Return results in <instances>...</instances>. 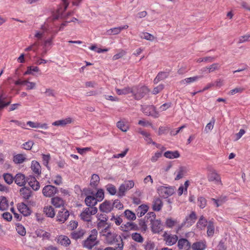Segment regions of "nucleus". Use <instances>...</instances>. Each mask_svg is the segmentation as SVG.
<instances>
[{"label":"nucleus","instance_id":"obj_54","mask_svg":"<svg viewBox=\"0 0 250 250\" xmlns=\"http://www.w3.org/2000/svg\"><path fill=\"white\" fill-rule=\"evenodd\" d=\"M155 245L154 242L151 241H147L144 245L145 250H154Z\"/></svg>","mask_w":250,"mask_h":250},{"label":"nucleus","instance_id":"obj_53","mask_svg":"<svg viewBox=\"0 0 250 250\" xmlns=\"http://www.w3.org/2000/svg\"><path fill=\"white\" fill-rule=\"evenodd\" d=\"M3 96L4 92L2 91L0 93V109L3 108V107L8 105L11 103L10 101L7 102L3 101V100L4 99L3 98Z\"/></svg>","mask_w":250,"mask_h":250},{"label":"nucleus","instance_id":"obj_9","mask_svg":"<svg viewBox=\"0 0 250 250\" xmlns=\"http://www.w3.org/2000/svg\"><path fill=\"white\" fill-rule=\"evenodd\" d=\"M143 112L146 115L152 116L154 118L159 117V113L154 105H147L142 107Z\"/></svg>","mask_w":250,"mask_h":250},{"label":"nucleus","instance_id":"obj_61","mask_svg":"<svg viewBox=\"0 0 250 250\" xmlns=\"http://www.w3.org/2000/svg\"><path fill=\"white\" fill-rule=\"evenodd\" d=\"M162 155V151H157L155 152L153 155L150 158V160L152 162H156Z\"/></svg>","mask_w":250,"mask_h":250},{"label":"nucleus","instance_id":"obj_34","mask_svg":"<svg viewBox=\"0 0 250 250\" xmlns=\"http://www.w3.org/2000/svg\"><path fill=\"white\" fill-rule=\"evenodd\" d=\"M139 91L137 93H136L135 91L133 93L137 99H140L143 97L149 91V89L146 86H142L139 88Z\"/></svg>","mask_w":250,"mask_h":250},{"label":"nucleus","instance_id":"obj_24","mask_svg":"<svg viewBox=\"0 0 250 250\" xmlns=\"http://www.w3.org/2000/svg\"><path fill=\"white\" fill-rule=\"evenodd\" d=\"M188 172V169L187 167L181 166L179 167L176 173L177 175L175 178V180H179L184 177Z\"/></svg>","mask_w":250,"mask_h":250},{"label":"nucleus","instance_id":"obj_18","mask_svg":"<svg viewBox=\"0 0 250 250\" xmlns=\"http://www.w3.org/2000/svg\"><path fill=\"white\" fill-rule=\"evenodd\" d=\"M19 211L24 216H27L31 214V209L25 204L21 203L18 206Z\"/></svg>","mask_w":250,"mask_h":250},{"label":"nucleus","instance_id":"obj_40","mask_svg":"<svg viewBox=\"0 0 250 250\" xmlns=\"http://www.w3.org/2000/svg\"><path fill=\"white\" fill-rule=\"evenodd\" d=\"M46 32V30L42 26L40 30L36 31L34 37L38 41L42 40L45 37Z\"/></svg>","mask_w":250,"mask_h":250},{"label":"nucleus","instance_id":"obj_13","mask_svg":"<svg viewBox=\"0 0 250 250\" xmlns=\"http://www.w3.org/2000/svg\"><path fill=\"white\" fill-rule=\"evenodd\" d=\"M99 209L101 211L109 213L113 209L112 202L110 201L105 200L99 207Z\"/></svg>","mask_w":250,"mask_h":250},{"label":"nucleus","instance_id":"obj_22","mask_svg":"<svg viewBox=\"0 0 250 250\" xmlns=\"http://www.w3.org/2000/svg\"><path fill=\"white\" fill-rule=\"evenodd\" d=\"M73 121V120L71 118L67 117L65 119L55 121L52 123V125L54 126H64L67 125L71 124Z\"/></svg>","mask_w":250,"mask_h":250},{"label":"nucleus","instance_id":"obj_15","mask_svg":"<svg viewBox=\"0 0 250 250\" xmlns=\"http://www.w3.org/2000/svg\"><path fill=\"white\" fill-rule=\"evenodd\" d=\"M27 182L34 190L36 191L39 189L40 188V183L34 176H29L27 178Z\"/></svg>","mask_w":250,"mask_h":250},{"label":"nucleus","instance_id":"obj_23","mask_svg":"<svg viewBox=\"0 0 250 250\" xmlns=\"http://www.w3.org/2000/svg\"><path fill=\"white\" fill-rule=\"evenodd\" d=\"M193 250H205L207 247V242L205 240L196 242L192 245Z\"/></svg>","mask_w":250,"mask_h":250},{"label":"nucleus","instance_id":"obj_6","mask_svg":"<svg viewBox=\"0 0 250 250\" xmlns=\"http://www.w3.org/2000/svg\"><path fill=\"white\" fill-rule=\"evenodd\" d=\"M58 191L57 188L55 186L47 185L43 188L42 194L46 197H51L56 194Z\"/></svg>","mask_w":250,"mask_h":250},{"label":"nucleus","instance_id":"obj_26","mask_svg":"<svg viewBox=\"0 0 250 250\" xmlns=\"http://www.w3.org/2000/svg\"><path fill=\"white\" fill-rule=\"evenodd\" d=\"M52 204L56 208L63 207L64 201L61 197L56 196L51 199Z\"/></svg>","mask_w":250,"mask_h":250},{"label":"nucleus","instance_id":"obj_2","mask_svg":"<svg viewBox=\"0 0 250 250\" xmlns=\"http://www.w3.org/2000/svg\"><path fill=\"white\" fill-rule=\"evenodd\" d=\"M98 231L96 229H92L87 238L83 242V246L87 249H92L97 245L99 241L97 240Z\"/></svg>","mask_w":250,"mask_h":250},{"label":"nucleus","instance_id":"obj_50","mask_svg":"<svg viewBox=\"0 0 250 250\" xmlns=\"http://www.w3.org/2000/svg\"><path fill=\"white\" fill-rule=\"evenodd\" d=\"M220 65L219 63H214L212 64L211 65H209V66L206 67L204 68V71H206V70H208V73H211L212 72L215 70H217L219 69Z\"/></svg>","mask_w":250,"mask_h":250},{"label":"nucleus","instance_id":"obj_21","mask_svg":"<svg viewBox=\"0 0 250 250\" xmlns=\"http://www.w3.org/2000/svg\"><path fill=\"white\" fill-rule=\"evenodd\" d=\"M128 28V25H124L122 26L117 27H114L110 28L106 31V33L107 35H118L121 33V32L123 30L126 29Z\"/></svg>","mask_w":250,"mask_h":250},{"label":"nucleus","instance_id":"obj_57","mask_svg":"<svg viewBox=\"0 0 250 250\" xmlns=\"http://www.w3.org/2000/svg\"><path fill=\"white\" fill-rule=\"evenodd\" d=\"M126 54V52L123 49H121L119 50V52L113 56L112 59L114 61L118 60L123 57H124Z\"/></svg>","mask_w":250,"mask_h":250},{"label":"nucleus","instance_id":"obj_58","mask_svg":"<svg viewBox=\"0 0 250 250\" xmlns=\"http://www.w3.org/2000/svg\"><path fill=\"white\" fill-rule=\"evenodd\" d=\"M3 178L6 183L8 184H11L14 180V178L11 174L9 173H6L3 175Z\"/></svg>","mask_w":250,"mask_h":250},{"label":"nucleus","instance_id":"obj_47","mask_svg":"<svg viewBox=\"0 0 250 250\" xmlns=\"http://www.w3.org/2000/svg\"><path fill=\"white\" fill-rule=\"evenodd\" d=\"M178 221L176 219H172V218H168L166 219L165 224L167 227L168 228H172L176 226Z\"/></svg>","mask_w":250,"mask_h":250},{"label":"nucleus","instance_id":"obj_43","mask_svg":"<svg viewBox=\"0 0 250 250\" xmlns=\"http://www.w3.org/2000/svg\"><path fill=\"white\" fill-rule=\"evenodd\" d=\"M44 212L46 215L51 218H53L55 216V211L54 208L51 206H47L44 208Z\"/></svg>","mask_w":250,"mask_h":250},{"label":"nucleus","instance_id":"obj_38","mask_svg":"<svg viewBox=\"0 0 250 250\" xmlns=\"http://www.w3.org/2000/svg\"><path fill=\"white\" fill-rule=\"evenodd\" d=\"M34 72H40V75L42 74L41 70L38 66H29L27 67V70L24 73V75H34Z\"/></svg>","mask_w":250,"mask_h":250},{"label":"nucleus","instance_id":"obj_20","mask_svg":"<svg viewBox=\"0 0 250 250\" xmlns=\"http://www.w3.org/2000/svg\"><path fill=\"white\" fill-rule=\"evenodd\" d=\"M14 180L15 183L20 187L24 186L27 182V179L24 174L18 173L16 175Z\"/></svg>","mask_w":250,"mask_h":250},{"label":"nucleus","instance_id":"obj_46","mask_svg":"<svg viewBox=\"0 0 250 250\" xmlns=\"http://www.w3.org/2000/svg\"><path fill=\"white\" fill-rule=\"evenodd\" d=\"M8 204L6 198L4 196L0 197V210H4L7 209Z\"/></svg>","mask_w":250,"mask_h":250},{"label":"nucleus","instance_id":"obj_29","mask_svg":"<svg viewBox=\"0 0 250 250\" xmlns=\"http://www.w3.org/2000/svg\"><path fill=\"white\" fill-rule=\"evenodd\" d=\"M208 223V221L203 216H201L196 224L197 228L201 230L204 229Z\"/></svg>","mask_w":250,"mask_h":250},{"label":"nucleus","instance_id":"obj_28","mask_svg":"<svg viewBox=\"0 0 250 250\" xmlns=\"http://www.w3.org/2000/svg\"><path fill=\"white\" fill-rule=\"evenodd\" d=\"M148 208V206L145 204H143L139 206L136 210L137 215L139 217L143 216L147 212Z\"/></svg>","mask_w":250,"mask_h":250},{"label":"nucleus","instance_id":"obj_31","mask_svg":"<svg viewBox=\"0 0 250 250\" xmlns=\"http://www.w3.org/2000/svg\"><path fill=\"white\" fill-rule=\"evenodd\" d=\"M20 193L25 199H29L32 195V191L29 188L24 187L20 189Z\"/></svg>","mask_w":250,"mask_h":250},{"label":"nucleus","instance_id":"obj_35","mask_svg":"<svg viewBox=\"0 0 250 250\" xmlns=\"http://www.w3.org/2000/svg\"><path fill=\"white\" fill-rule=\"evenodd\" d=\"M26 160V155L23 154H18L13 157V162L16 164L23 163Z\"/></svg>","mask_w":250,"mask_h":250},{"label":"nucleus","instance_id":"obj_55","mask_svg":"<svg viewBox=\"0 0 250 250\" xmlns=\"http://www.w3.org/2000/svg\"><path fill=\"white\" fill-rule=\"evenodd\" d=\"M106 189L111 195H115L117 192L116 187L112 184L107 185Z\"/></svg>","mask_w":250,"mask_h":250},{"label":"nucleus","instance_id":"obj_17","mask_svg":"<svg viewBox=\"0 0 250 250\" xmlns=\"http://www.w3.org/2000/svg\"><path fill=\"white\" fill-rule=\"evenodd\" d=\"M121 229L124 231H129L130 230H137L138 229L137 225L133 222H127L121 226Z\"/></svg>","mask_w":250,"mask_h":250},{"label":"nucleus","instance_id":"obj_64","mask_svg":"<svg viewBox=\"0 0 250 250\" xmlns=\"http://www.w3.org/2000/svg\"><path fill=\"white\" fill-rule=\"evenodd\" d=\"M123 184L127 190L133 188L134 186V183L133 180L126 181Z\"/></svg>","mask_w":250,"mask_h":250},{"label":"nucleus","instance_id":"obj_19","mask_svg":"<svg viewBox=\"0 0 250 250\" xmlns=\"http://www.w3.org/2000/svg\"><path fill=\"white\" fill-rule=\"evenodd\" d=\"M107 220L108 217L106 215L102 214L99 215L98 216L97 229H100L107 226L106 222Z\"/></svg>","mask_w":250,"mask_h":250},{"label":"nucleus","instance_id":"obj_41","mask_svg":"<svg viewBox=\"0 0 250 250\" xmlns=\"http://www.w3.org/2000/svg\"><path fill=\"white\" fill-rule=\"evenodd\" d=\"M58 242L62 245L67 246L70 244V240L67 236L60 235L58 238Z\"/></svg>","mask_w":250,"mask_h":250},{"label":"nucleus","instance_id":"obj_12","mask_svg":"<svg viewBox=\"0 0 250 250\" xmlns=\"http://www.w3.org/2000/svg\"><path fill=\"white\" fill-rule=\"evenodd\" d=\"M151 222V230L154 233H159L163 230V227L160 220H154Z\"/></svg>","mask_w":250,"mask_h":250},{"label":"nucleus","instance_id":"obj_45","mask_svg":"<svg viewBox=\"0 0 250 250\" xmlns=\"http://www.w3.org/2000/svg\"><path fill=\"white\" fill-rule=\"evenodd\" d=\"M117 126L123 132H126L129 128V125L122 121L117 122Z\"/></svg>","mask_w":250,"mask_h":250},{"label":"nucleus","instance_id":"obj_59","mask_svg":"<svg viewBox=\"0 0 250 250\" xmlns=\"http://www.w3.org/2000/svg\"><path fill=\"white\" fill-rule=\"evenodd\" d=\"M112 204L113 208L114 207L118 209H121L124 208L123 204L118 199L114 200V201L112 203Z\"/></svg>","mask_w":250,"mask_h":250},{"label":"nucleus","instance_id":"obj_52","mask_svg":"<svg viewBox=\"0 0 250 250\" xmlns=\"http://www.w3.org/2000/svg\"><path fill=\"white\" fill-rule=\"evenodd\" d=\"M141 38L146 39L149 41H153L155 39V37L152 34L147 32H143L140 36Z\"/></svg>","mask_w":250,"mask_h":250},{"label":"nucleus","instance_id":"obj_1","mask_svg":"<svg viewBox=\"0 0 250 250\" xmlns=\"http://www.w3.org/2000/svg\"><path fill=\"white\" fill-rule=\"evenodd\" d=\"M99 231V234L101 237L108 244H112L114 242H119L120 239L116 233L112 232L109 225L105 227L98 229Z\"/></svg>","mask_w":250,"mask_h":250},{"label":"nucleus","instance_id":"obj_7","mask_svg":"<svg viewBox=\"0 0 250 250\" xmlns=\"http://www.w3.org/2000/svg\"><path fill=\"white\" fill-rule=\"evenodd\" d=\"M163 237L167 246H172L178 241V236L176 235L168 234L167 232H164Z\"/></svg>","mask_w":250,"mask_h":250},{"label":"nucleus","instance_id":"obj_3","mask_svg":"<svg viewBox=\"0 0 250 250\" xmlns=\"http://www.w3.org/2000/svg\"><path fill=\"white\" fill-rule=\"evenodd\" d=\"M98 211L96 207L86 208L80 214L82 220L86 222H90L92 220V216L95 214Z\"/></svg>","mask_w":250,"mask_h":250},{"label":"nucleus","instance_id":"obj_51","mask_svg":"<svg viewBox=\"0 0 250 250\" xmlns=\"http://www.w3.org/2000/svg\"><path fill=\"white\" fill-rule=\"evenodd\" d=\"M125 217L129 220H135L136 218L135 214L132 211L126 209L124 212Z\"/></svg>","mask_w":250,"mask_h":250},{"label":"nucleus","instance_id":"obj_63","mask_svg":"<svg viewBox=\"0 0 250 250\" xmlns=\"http://www.w3.org/2000/svg\"><path fill=\"white\" fill-rule=\"evenodd\" d=\"M127 189H126L125 186L124 184H122L119 188L118 192V196L119 197H123L125 195V192L127 191Z\"/></svg>","mask_w":250,"mask_h":250},{"label":"nucleus","instance_id":"obj_10","mask_svg":"<svg viewBox=\"0 0 250 250\" xmlns=\"http://www.w3.org/2000/svg\"><path fill=\"white\" fill-rule=\"evenodd\" d=\"M69 216V211L63 208L58 212L57 215V221L61 223H63L67 220Z\"/></svg>","mask_w":250,"mask_h":250},{"label":"nucleus","instance_id":"obj_16","mask_svg":"<svg viewBox=\"0 0 250 250\" xmlns=\"http://www.w3.org/2000/svg\"><path fill=\"white\" fill-rule=\"evenodd\" d=\"M163 206L162 200L159 197H155L152 202V208L155 211H159Z\"/></svg>","mask_w":250,"mask_h":250},{"label":"nucleus","instance_id":"obj_60","mask_svg":"<svg viewBox=\"0 0 250 250\" xmlns=\"http://www.w3.org/2000/svg\"><path fill=\"white\" fill-rule=\"evenodd\" d=\"M16 230L18 233L21 236H24L26 234L25 229L21 225H18L17 226Z\"/></svg>","mask_w":250,"mask_h":250},{"label":"nucleus","instance_id":"obj_36","mask_svg":"<svg viewBox=\"0 0 250 250\" xmlns=\"http://www.w3.org/2000/svg\"><path fill=\"white\" fill-rule=\"evenodd\" d=\"M31 168L35 174L39 175L41 173V167L37 161L32 162Z\"/></svg>","mask_w":250,"mask_h":250},{"label":"nucleus","instance_id":"obj_48","mask_svg":"<svg viewBox=\"0 0 250 250\" xmlns=\"http://www.w3.org/2000/svg\"><path fill=\"white\" fill-rule=\"evenodd\" d=\"M207 204L206 199L203 196H199L197 198V205L201 208H204L206 207Z\"/></svg>","mask_w":250,"mask_h":250},{"label":"nucleus","instance_id":"obj_42","mask_svg":"<svg viewBox=\"0 0 250 250\" xmlns=\"http://www.w3.org/2000/svg\"><path fill=\"white\" fill-rule=\"evenodd\" d=\"M118 238L120 239V241L116 244L117 246L115 248L107 247L104 250H123L124 244L123 239L121 236H119Z\"/></svg>","mask_w":250,"mask_h":250},{"label":"nucleus","instance_id":"obj_37","mask_svg":"<svg viewBox=\"0 0 250 250\" xmlns=\"http://www.w3.org/2000/svg\"><path fill=\"white\" fill-rule=\"evenodd\" d=\"M202 76H195L192 77H189L187 78L184 80H182L180 81V83L182 84H189L191 83H193L194 82H196L198 81L199 79L201 78Z\"/></svg>","mask_w":250,"mask_h":250},{"label":"nucleus","instance_id":"obj_14","mask_svg":"<svg viewBox=\"0 0 250 250\" xmlns=\"http://www.w3.org/2000/svg\"><path fill=\"white\" fill-rule=\"evenodd\" d=\"M62 4L58 9L57 11V15L55 16L54 17V19H55L62 17L63 13L66 10L69 5V2L68 0H62Z\"/></svg>","mask_w":250,"mask_h":250},{"label":"nucleus","instance_id":"obj_44","mask_svg":"<svg viewBox=\"0 0 250 250\" xmlns=\"http://www.w3.org/2000/svg\"><path fill=\"white\" fill-rule=\"evenodd\" d=\"M100 181V177L99 176L96 174H93L90 180V186L93 188L96 187Z\"/></svg>","mask_w":250,"mask_h":250},{"label":"nucleus","instance_id":"obj_25","mask_svg":"<svg viewBox=\"0 0 250 250\" xmlns=\"http://www.w3.org/2000/svg\"><path fill=\"white\" fill-rule=\"evenodd\" d=\"M178 248L179 250L187 249L190 247V243L186 238H181L178 240Z\"/></svg>","mask_w":250,"mask_h":250},{"label":"nucleus","instance_id":"obj_39","mask_svg":"<svg viewBox=\"0 0 250 250\" xmlns=\"http://www.w3.org/2000/svg\"><path fill=\"white\" fill-rule=\"evenodd\" d=\"M85 232V231L83 229H80L77 231H73L71 233V238L75 240L81 239L83 237Z\"/></svg>","mask_w":250,"mask_h":250},{"label":"nucleus","instance_id":"obj_8","mask_svg":"<svg viewBox=\"0 0 250 250\" xmlns=\"http://www.w3.org/2000/svg\"><path fill=\"white\" fill-rule=\"evenodd\" d=\"M208 179L209 182H214L217 184L222 185L220 175L217 171L213 169L208 174Z\"/></svg>","mask_w":250,"mask_h":250},{"label":"nucleus","instance_id":"obj_4","mask_svg":"<svg viewBox=\"0 0 250 250\" xmlns=\"http://www.w3.org/2000/svg\"><path fill=\"white\" fill-rule=\"evenodd\" d=\"M197 219V216L194 211H192L187 216L183 222L181 224L180 227H179L178 229L179 230L184 226L189 227L191 226Z\"/></svg>","mask_w":250,"mask_h":250},{"label":"nucleus","instance_id":"obj_56","mask_svg":"<svg viewBox=\"0 0 250 250\" xmlns=\"http://www.w3.org/2000/svg\"><path fill=\"white\" fill-rule=\"evenodd\" d=\"M96 199H97L98 202H100L104 198V191L102 189H99L98 190L96 193Z\"/></svg>","mask_w":250,"mask_h":250},{"label":"nucleus","instance_id":"obj_11","mask_svg":"<svg viewBox=\"0 0 250 250\" xmlns=\"http://www.w3.org/2000/svg\"><path fill=\"white\" fill-rule=\"evenodd\" d=\"M15 84L17 85H25L26 86V90H31L34 89L36 87V83L34 82H29L27 80H22L21 79H18L15 82Z\"/></svg>","mask_w":250,"mask_h":250},{"label":"nucleus","instance_id":"obj_27","mask_svg":"<svg viewBox=\"0 0 250 250\" xmlns=\"http://www.w3.org/2000/svg\"><path fill=\"white\" fill-rule=\"evenodd\" d=\"M97 200L94 196H87L85 199V204L88 208L95 207V206L97 204Z\"/></svg>","mask_w":250,"mask_h":250},{"label":"nucleus","instance_id":"obj_33","mask_svg":"<svg viewBox=\"0 0 250 250\" xmlns=\"http://www.w3.org/2000/svg\"><path fill=\"white\" fill-rule=\"evenodd\" d=\"M207 235L208 237L213 236L215 232V226L212 220L208 221V225L207 226Z\"/></svg>","mask_w":250,"mask_h":250},{"label":"nucleus","instance_id":"obj_49","mask_svg":"<svg viewBox=\"0 0 250 250\" xmlns=\"http://www.w3.org/2000/svg\"><path fill=\"white\" fill-rule=\"evenodd\" d=\"M131 238L134 241L140 243H143L144 240L141 234L137 232L132 233Z\"/></svg>","mask_w":250,"mask_h":250},{"label":"nucleus","instance_id":"obj_30","mask_svg":"<svg viewBox=\"0 0 250 250\" xmlns=\"http://www.w3.org/2000/svg\"><path fill=\"white\" fill-rule=\"evenodd\" d=\"M115 90L117 94L119 95H126L130 93L133 94L134 93V88H130L129 87H125L122 89L116 88Z\"/></svg>","mask_w":250,"mask_h":250},{"label":"nucleus","instance_id":"obj_62","mask_svg":"<svg viewBox=\"0 0 250 250\" xmlns=\"http://www.w3.org/2000/svg\"><path fill=\"white\" fill-rule=\"evenodd\" d=\"M39 46V42H35L30 46H28V47L26 48L25 49V51H36L37 50L38 47Z\"/></svg>","mask_w":250,"mask_h":250},{"label":"nucleus","instance_id":"obj_5","mask_svg":"<svg viewBox=\"0 0 250 250\" xmlns=\"http://www.w3.org/2000/svg\"><path fill=\"white\" fill-rule=\"evenodd\" d=\"M158 190L159 193L165 198L171 196L174 193V188L172 187L161 186Z\"/></svg>","mask_w":250,"mask_h":250},{"label":"nucleus","instance_id":"obj_32","mask_svg":"<svg viewBox=\"0 0 250 250\" xmlns=\"http://www.w3.org/2000/svg\"><path fill=\"white\" fill-rule=\"evenodd\" d=\"M164 156L167 158L170 159L178 158L180 157V155L178 151H167L164 154Z\"/></svg>","mask_w":250,"mask_h":250}]
</instances>
